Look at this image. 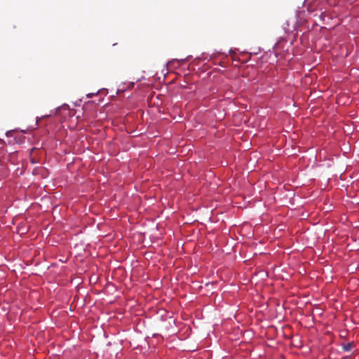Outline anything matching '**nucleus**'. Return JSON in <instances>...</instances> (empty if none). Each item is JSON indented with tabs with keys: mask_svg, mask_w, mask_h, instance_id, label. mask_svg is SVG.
Instances as JSON below:
<instances>
[{
	"mask_svg": "<svg viewBox=\"0 0 359 359\" xmlns=\"http://www.w3.org/2000/svg\"><path fill=\"white\" fill-rule=\"evenodd\" d=\"M353 347V344L352 343H348L343 346V349L345 351H350Z\"/></svg>",
	"mask_w": 359,
	"mask_h": 359,
	"instance_id": "nucleus-1",
	"label": "nucleus"
}]
</instances>
